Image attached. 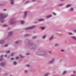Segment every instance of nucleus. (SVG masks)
Segmentation results:
<instances>
[{
  "label": "nucleus",
  "instance_id": "f257e3e1",
  "mask_svg": "<svg viewBox=\"0 0 76 76\" xmlns=\"http://www.w3.org/2000/svg\"><path fill=\"white\" fill-rule=\"evenodd\" d=\"M7 16V14H1L0 15V21H1V19L5 18Z\"/></svg>",
  "mask_w": 76,
  "mask_h": 76
},
{
  "label": "nucleus",
  "instance_id": "f03ea898",
  "mask_svg": "<svg viewBox=\"0 0 76 76\" xmlns=\"http://www.w3.org/2000/svg\"><path fill=\"white\" fill-rule=\"evenodd\" d=\"M35 26H33L31 27H29L26 28H25V29L26 30H29V29H33V28H35Z\"/></svg>",
  "mask_w": 76,
  "mask_h": 76
},
{
  "label": "nucleus",
  "instance_id": "7ed1b4c3",
  "mask_svg": "<svg viewBox=\"0 0 76 76\" xmlns=\"http://www.w3.org/2000/svg\"><path fill=\"white\" fill-rule=\"evenodd\" d=\"M9 22H10V24H14L15 23V22L14 21L13 19H12L9 21Z\"/></svg>",
  "mask_w": 76,
  "mask_h": 76
},
{
  "label": "nucleus",
  "instance_id": "20e7f679",
  "mask_svg": "<svg viewBox=\"0 0 76 76\" xmlns=\"http://www.w3.org/2000/svg\"><path fill=\"white\" fill-rule=\"evenodd\" d=\"M31 46L33 47V48H32V49H35V48L36 47V45L34 44H32Z\"/></svg>",
  "mask_w": 76,
  "mask_h": 76
},
{
  "label": "nucleus",
  "instance_id": "39448f33",
  "mask_svg": "<svg viewBox=\"0 0 76 76\" xmlns=\"http://www.w3.org/2000/svg\"><path fill=\"white\" fill-rule=\"evenodd\" d=\"M52 16V15H48L47 16H46V18H51Z\"/></svg>",
  "mask_w": 76,
  "mask_h": 76
},
{
  "label": "nucleus",
  "instance_id": "423d86ee",
  "mask_svg": "<svg viewBox=\"0 0 76 76\" xmlns=\"http://www.w3.org/2000/svg\"><path fill=\"white\" fill-rule=\"evenodd\" d=\"M5 64V63H0V66H3Z\"/></svg>",
  "mask_w": 76,
  "mask_h": 76
},
{
  "label": "nucleus",
  "instance_id": "0eeeda50",
  "mask_svg": "<svg viewBox=\"0 0 76 76\" xmlns=\"http://www.w3.org/2000/svg\"><path fill=\"white\" fill-rule=\"evenodd\" d=\"M4 42V40H1L0 41V44H2V43H3Z\"/></svg>",
  "mask_w": 76,
  "mask_h": 76
},
{
  "label": "nucleus",
  "instance_id": "6e6552de",
  "mask_svg": "<svg viewBox=\"0 0 76 76\" xmlns=\"http://www.w3.org/2000/svg\"><path fill=\"white\" fill-rule=\"evenodd\" d=\"M43 20H44V19H39L38 21H43Z\"/></svg>",
  "mask_w": 76,
  "mask_h": 76
},
{
  "label": "nucleus",
  "instance_id": "1a4fd4ad",
  "mask_svg": "<svg viewBox=\"0 0 76 76\" xmlns=\"http://www.w3.org/2000/svg\"><path fill=\"white\" fill-rule=\"evenodd\" d=\"M54 38V37L53 36H52L51 37H50L49 39H50V40H51V39H53V38Z\"/></svg>",
  "mask_w": 76,
  "mask_h": 76
},
{
  "label": "nucleus",
  "instance_id": "9d476101",
  "mask_svg": "<svg viewBox=\"0 0 76 76\" xmlns=\"http://www.w3.org/2000/svg\"><path fill=\"white\" fill-rule=\"evenodd\" d=\"M12 35V32H9V36H10V35Z\"/></svg>",
  "mask_w": 76,
  "mask_h": 76
},
{
  "label": "nucleus",
  "instance_id": "9b49d317",
  "mask_svg": "<svg viewBox=\"0 0 76 76\" xmlns=\"http://www.w3.org/2000/svg\"><path fill=\"white\" fill-rule=\"evenodd\" d=\"M11 4H13V1L12 0H11Z\"/></svg>",
  "mask_w": 76,
  "mask_h": 76
},
{
  "label": "nucleus",
  "instance_id": "f8f14e48",
  "mask_svg": "<svg viewBox=\"0 0 76 76\" xmlns=\"http://www.w3.org/2000/svg\"><path fill=\"white\" fill-rule=\"evenodd\" d=\"M3 61V58H0V61Z\"/></svg>",
  "mask_w": 76,
  "mask_h": 76
},
{
  "label": "nucleus",
  "instance_id": "ddd939ff",
  "mask_svg": "<svg viewBox=\"0 0 76 76\" xmlns=\"http://www.w3.org/2000/svg\"><path fill=\"white\" fill-rule=\"evenodd\" d=\"M65 73H66V71H64L63 72L62 75H64L65 74Z\"/></svg>",
  "mask_w": 76,
  "mask_h": 76
},
{
  "label": "nucleus",
  "instance_id": "4468645a",
  "mask_svg": "<svg viewBox=\"0 0 76 76\" xmlns=\"http://www.w3.org/2000/svg\"><path fill=\"white\" fill-rule=\"evenodd\" d=\"M54 60V59H53L51 60V61L50 62V63H52L53 62V61Z\"/></svg>",
  "mask_w": 76,
  "mask_h": 76
},
{
  "label": "nucleus",
  "instance_id": "2eb2a0df",
  "mask_svg": "<svg viewBox=\"0 0 76 76\" xmlns=\"http://www.w3.org/2000/svg\"><path fill=\"white\" fill-rule=\"evenodd\" d=\"M20 23H21V24H23V23H24V21H20Z\"/></svg>",
  "mask_w": 76,
  "mask_h": 76
},
{
  "label": "nucleus",
  "instance_id": "dca6fc26",
  "mask_svg": "<svg viewBox=\"0 0 76 76\" xmlns=\"http://www.w3.org/2000/svg\"><path fill=\"white\" fill-rule=\"evenodd\" d=\"M41 29L42 30H43V29H45V28L44 27H42L41 28Z\"/></svg>",
  "mask_w": 76,
  "mask_h": 76
},
{
  "label": "nucleus",
  "instance_id": "f3484780",
  "mask_svg": "<svg viewBox=\"0 0 76 76\" xmlns=\"http://www.w3.org/2000/svg\"><path fill=\"white\" fill-rule=\"evenodd\" d=\"M48 73H47L46 74H45L44 76H48Z\"/></svg>",
  "mask_w": 76,
  "mask_h": 76
},
{
  "label": "nucleus",
  "instance_id": "a211bd4d",
  "mask_svg": "<svg viewBox=\"0 0 76 76\" xmlns=\"http://www.w3.org/2000/svg\"><path fill=\"white\" fill-rule=\"evenodd\" d=\"M70 6H71V5H68L67 6V7H70Z\"/></svg>",
  "mask_w": 76,
  "mask_h": 76
},
{
  "label": "nucleus",
  "instance_id": "6ab92c4d",
  "mask_svg": "<svg viewBox=\"0 0 76 76\" xmlns=\"http://www.w3.org/2000/svg\"><path fill=\"white\" fill-rule=\"evenodd\" d=\"M27 13V12H25L24 13V15H25V16H26V15Z\"/></svg>",
  "mask_w": 76,
  "mask_h": 76
},
{
  "label": "nucleus",
  "instance_id": "aec40b11",
  "mask_svg": "<svg viewBox=\"0 0 76 76\" xmlns=\"http://www.w3.org/2000/svg\"><path fill=\"white\" fill-rule=\"evenodd\" d=\"M45 37H46V35L43 36L42 37V38H43V39L45 38Z\"/></svg>",
  "mask_w": 76,
  "mask_h": 76
},
{
  "label": "nucleus",
  "instance_id": "412c9836",
  "mask_svg": "<svg viewBox=\"0 0 76 76\" xmlns=\"http://www.w3.org/2000/svg\"><path fill=\"white\" fill-rule=\"evenodd\" d=\"M61 52H64V50L63 49H61Z\"/></svg>",
  "mask_w": 76,
  "mask_h": 76
},
{
  "label": "nucleus",
  "instance_id": "4be33fe9",
  "mask_svg": "<svg viewBox=\"0 0 76 76\" xmlns=\"http://www.w3.org/2000/svg\"><path fill=\"white\" fill-rule=\"evenodd\" d=\"M37 38V37L36 36H34L33 37V39H35V38Z\"/></svg>",
  "mask_w": 76,
  "mask_h": 76
},
{
  "label": "nucleus",
  "instance_id": "5701e85b",
  "mask_svg": "<svg viewBox=\"0 0 76 76\" xmlns=\"http://www.w3.org/2000/svg\"><path fill=\"white\" fill-rule=\"evenodd\" d=\"M72 38L74 39H75L76 40V38H75V37H72Z\"/></svg>",
  "mask_w": 76,
  "mask_h": 76
},
{
  "label": "nucleus",
  "instance_id": "b1692460",
  "mask_svg": "<svg viewBox=\"0 0 76 76\" xmlns=\"http://www.w3.org/2000/svg\"><path fill=\"white\" fill-rule=\"evenodd\" d=\"M10 51H7L6 52V53H10Z\"/></svg>",
  "mask_w": 76,
  "mask_h": 76
},
{
  "label": "nucleus",
  "instance_id": "393cba45",
  "mask_svg": "<svg viewBox=\"0 0 76 76\" xmlns=\"http://www.w3.org/2000/svg\"><path fill=\"white\" fill-rule=\"evenodd\" d=\"M24 72L25 73H27V72H28V71L26 70L24 71Z\"/></svg>",
  "mask_w": 76,
  "mask_h": 76
},
{
  "label": "nucleus",
  "instance_id": "a878e982",
  "mask_svg": "<svg viewBox=\"0 0 76 76\" xmlns=\"http://www.w3.org/2000/svg\"><path fill=\"white\" fill-rule=\"evenodd\" d=\"M8 46V45L6 44L4 45L5 47H7Z\"/></svg>",
  "mask_w": 76,
  "mask_h": 76
},
{
  "label": "nucleus",
  "instance_id": "bb28decb",
  "mask_svg": "<svg viewBox=\"0 0 76 76\" xmlns=\"http://www.w3.org/2000/svg\"><path fill=\"white\" fill-rule=\"evenodd\" d=\"M19 58V57L17 56L16 57V59H18V58Z\"/></svg>",
  "mask_w": 76,
  "mask_h": 76
},
{
  "label": "nucleus",
  "instance_id": "cd10ccee",
  "mask_svg": "<svg viewBox=\"0 0 76 76\" xmlns=\"http://www.w3.org/2000/svg\"><path fill=\"white\" fill-rule=\"evenodd\" d=\"M71 11H73V8H71Z\"/></svg>",
  "mask_w": 76,
  "mask_h": 76
},
{
  "label": "nucleus",
  "instance_id": "c85d7f7f",
  "mask_svg": "<svg viewBox=\"0 0 76 76\" xmlns=\"http://www.w3.org/2000/svg\"><path fill=\"white\" fill-rule=\"evenodd\" d=\"M3 3H0V5H3Z\"/></svg>",
  "mask_w": 76,
  "mask_h": 76
},
{
  "label": "nucleus",
  "instance_id": "c756f323",
  "mask_svg": "<svg viewBox=\"0 0 76 76\" xmlns=\"http://www.w3.org/2000/svg\"><path fill=\"white\" fill-rule=\"evenodd\" d=\"M3 26L5 27V26H7V25L6 24H4V25H3Z\"/></svg>",
  "mask_w": 76,
  "mask_h": 76
},
{
  "label": "nucleus",
  "instance_id": "7c9ffc66",
  "mask_svg": "<svg viewBox=\"0 0 76 76\" xmlns=\"http://www.w3.org/2000/svg\"><path fill=\"white\" fill-rule=\"evenodd\" d=\"M14 64H17V63H16V62H15L14 63Z\"/></svg>",
  "mask_w": 76,
  "mask_h": 76
},
{
  "label": "nucleus",
  "instance_id": "2f4dec72",
  "mask_svg": "<svg viewBox=\"0 0 76 76\" xmlns=\"http://www.w3.org/2000/svg\"><path fill=\"white\" fill-rule=\"evenodd\" d=\"M26 67H29V65H26Z\"/></svg>",
  "mask_w": 76,
  "mask_h": 76
},
{
  "label": "nucleus",
  "instance_id": "473e14b6",
  "mask_svg": "<svg viewBox=\"0 0 76 76\" xmlns=\"http://www.w3.org/2000/svg\"><path fill=\"white\" fill-rule=\"evenodd\" d=\"M69 35H72V33H69Z\"/></svg>",
  "mask_w": 76,
  "mask_h": 76
},
{
  "label": "nucleus",
  "instance_id": "72a5a7b5",
  "mask_svg": "<svg viewBox=\"0 0 76 76\" xmlns=\"http://www.w3.org/2000/svg\"><path fill=\"white\" fill-rule=\"evenodd\" d=\"M53 15H56V13H53Z\"/></svg>",
  "mask_w": 76,
  "mask_h": 76
},
{
  "label": "nucleus",
  "instance_id": "f704fd0d",
  "mask_svg": "<svg viewBox=\"0 0 76 76\" xmlns=\"http://www.w3.org/2000/svg\"><path fill=\"white\" fill-rule=\"evenodd\" d=\"M13 55H14V54L12 53L11 55V56H13Z\"/></svg>",
  "mask_w": 76,
  "mask_h": 76
},
{
  "label": "nucleus",
  "instance_id": "c9c22d12",
  "mask_svg": "<svg viewBox=\"0 0 76 76\" xmlns=\"http://www.w3.org/2000/svg\"><path fill=\"white\" fill-rule=\"evenodd\" d=\"M11 60H14V58H11Z\"/></svg>",
  "mask_w": 76,
  "mask_h": 76
},
{
  "label": "nucleus",
  "instance_id": "e433bc0d",
  "mask_svg": "<svg viewBox=\"0 0 76 76\" xmlns=\"http://www.w3.org/2000/svg\"><path fill=\"white\" fill-rule=\"evenodd\" d=\"M55 46H57V45H58V44H55Z\"/></svg>",
  "mask_w": 76,
  "mask_h": 76
},
{
  "label": "nucleus",
  "instance_id": "4c0bfd02",
  "mask_svg": "<svg viewBox=\"0 0 76 76\" xmlns=\"http://www.w3.org/2000/svg\"><path fill=\"white\" fill-rule=\"evenodd\" d=\"M18 41H16V42H15V43L16 44H18Z\"/></svg>",
  "mask_w": 76,
  "mask_h": 76
},
{
  "label": "nucleus",
  "instance_id": "58836bf2",
  "mask_svg": "<svg viewBox=\"0 0 76 76\" xmlns=\"http://www.w3.org/2000/svg\"><path fill=\"white\" fill-rule=\"evenodd\" d=\"M73 73H75V71H73Z\"/></svg>",
  "mask_w": 76,
  "mask_h": 76
},
{
  "label": "nucleus",
  "instance_id": "ea45409f",
  "mask_svg": "<svg viewBox=\"0 0 76 76\" xmlns=\"http://www.w3.org/2000/svg\"><path fill=\"white\" fill-rule=\"evenodd\" d=\"M74 31L76 33V30H74Z\"/></svg>",
  "mask_w": 76,
  "mask_h": 76
},
{
  "label": "nucleus",
  "instance_id": "a19ab883",
  "mask_svg": "<svg viewBox=\"0 0 76 76\" xmlns=\"http://www.w3.org/2000/svg\"><path fill=\"white\" fill-rule=\"evenodd\" d=\"M4 21V20H2L1 21V22H3Z\"/></svg>",
  "mask_w": 76,
  "mask_h": 76
},
{
  "label": "nucleus",
  "instance_id": "79ce46f5",
  "mask_svg": "<svg viewBox=\"0 0 76 76\" xmlns=\"http://www.w3.org/2000/svg\"><path fill=\"white\" fill-rule=\"evenodd\" d=\"M27 55H29V53H27L26 54Z\"/></svg>",
  "mask_w": 76,
  "mask_h": 76
},
{
  "label": "nucleus",
  "instance_id": "37998d69",
  "mask_svg": "<svg viewBox=\"0 0 76 76\" xmlns=\"http://www.w3.org/2000/svg\"><path fill=\"white\" fill-rule=\"evenodd\" d=\"M41 53L42 54H44V52H41Z\"/></svg>",
  "mask_w": 76,
  "mask_h": 76
},
{
  "label": "nucleus",
  "instance_id": "c03bdc74",
  "mask_svg": "<svg viewBox=\"0 0 76 76\" xmlns=\"http://www.w3.org/2000/svg\"><path fill=\"white\" fill-rule=\"evenodd\" d=\"M49 53H51V51H49Z\"/></svg>",
  "mask_w": 76,
  "mask_h": 76
},
{
  "label": "nucleus",
  "instance_id": "a18cd8bd",
  "mask_svg": "<svg viewBox=\"0 0 76 76\" xmlns=\"http://www.w3.org/2000/svg\"><path fill=\"white\" fill-rule=\"evenodd\" d=\"M5 57H7V55H5Z\"/></svg>",
  "mask_w": 76,
  "mask_h": 76
},
{
  "label": "nucleus",
  "instance_id": "49530a36",
  "mask_svg": "<svg viewBox=\"0 0 76 76\" xmlns=\"http://www.w3.org/2000/svg\"><path fill=\"white\" fill-rule=\"evenodd\" d=\"M3 57V55L2 56H1V57Z\"/></svg>",
  "mask_w": 76,
  "mask_h": 76
},
{
  "label": "nucleus",
  "instance_id": "de8ad7c7",
  "mask_svg": "<svg viewBox=\"0 0 76 76\" xmlns=\"http://www.w3.org/2000/svg\"><path fill=\"white\" fill-rule=\"evenodd\" d=\"M5 10H6V9H4V11H5Z\"/></svg>",
  "mask_w": 76,
  "mask_h": 76
},
{
  "label": "nucleus",
  "instance_id": "09e8293b",
  "mask_svg": "<svg viewBox=\"0 0 76 76\" xmlns=\"http://www.w3.org/2000/svg\"><path fill=\"white\" fill-rule=\"evenodd\" d=\"M28 3V1L26 2V3Z\"/></svg>",
  "mask_w": 76,
  "mask_h": 76
},
{
  "label": "nucleus",
  "instance_id": "8fccbe9b",
  "mask_svg": "<svg viewBox=\"0 0 76 76\" xmlns=\"http://www.w3.org/2000/svg\"><path fill=\"white\" fill-rule=\"evenodd\" d=\"M62 6V5H59V6Z\"/></svg>",
  "mask_w": 76,
  "mask_h": 76
},
{
  "label": "nucleus",
  "instance_id": "3c124183",
  "mask_svg": "<svg viewBox=\"0 0 76 76\" xmlns=\"http://www.w3.org/2000/svg\"><path fill=\"white\" fill-rule=\"evenodd\" d=\"M35 0H34L33 1H35Z\"/></svg>",
  "mask_w": 76,
  "mask_h": 76
},
{
  "label": "nucleus",
  "instance_id": "603ef678",
  "mask_svg": "<svg viewBox=\"0 0 76 76\" xmlns=\"http://www.w3.org/2000/svg\"><path fill=\"white\" fill-rule=\"evenodd\" d=\"M10 76H12V75H10Z\"/></svg>",
  "mask_w": 76,
  "mask_h": 76
},
{
  "label": "nucleus",
  "instance_id": "864d4df0",
  "mask_svg": "<svg viewBox=\"0 0 76 76\" xmlns=\"http://www.w3.org/2000/svg\"><path fill=\"white\" fill-rule=\"evenodd\" d=\"M28 35H27V36Z\"/></svg>",
  "mask_w": 76,
  "mask_h": 76
}]
</instances>
